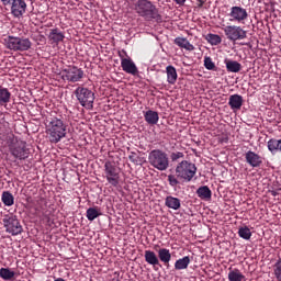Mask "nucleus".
Masks as SVG:
<instances>
[{
  "label": "nucleus",
  "mask_w": 281,
  "mask_h": 281,
  "mask_svg": "<svg viewBox=\"0 0 281 281\" xmlns=\"http://www.w3.org/2000/svg\"><path fill=\"white\" fill-rule=\"evenodd\" d=\"M133 9L137 16L144 19V21H156V23H161L162 21L159 9L150 0H136Z\"/></svg>",
  "instance_id": "obj_1"
},
{
  "label": "nucleus",
  "mask_w": 281,
  "mask_h": 281,
  "mask_svg": "<svg viewBox=\"0 0 281 281\" xmlns=\"http://www.w3.org/2000/svg\"><path fill=\"white\" fill-rule=\"evenodd\" d=\"M47 122L46 133L50 144H58V142L67 137V123L63 119L52 117Z\"/></svg>",
  "instance_id": "obj_2"
},
{
  "label": "nucleus",
  "mask_w": 281,
  "mask_h": 281,
  "mask_svg": "<svg viewBox=\"0 0 281 281\" xmlns=\"http://www.w3.org/2000/svg\"><path fill=\"white\" fill-rule=\"evenodd\" d=\"M7 146L9 148L10 155H12L14 159L23 161L30 157V148H27V143L20 139L12 133L8 134L7 136Z\"/></svg>",
  "instance_id": "obj_3"
},
{
  "label": "nucleus",
  "mask_w": 281,
  "mask_h": 281,
  "mask_svg": "<svg viewBox=\"0 0 281 281\" xmlns=\"http://www.w3.org/2000/svg\"><path fill=\"white\" fill-rule=\"evenodd\" d=\"M148 161L153 168L164 172V170H168L170 167V159L168 158V154L161 149H153L148 155Z\"/></svg>",
  "instance_id": "obj_4"
},
{
  "label": "nucleus",
  "mask_w": 281,
  "mask_h": 281,
  "mask_svg": "<svg viewBox=\"0 0 281 281\" xmlns=\"http://www.w3.org/2000/svg\"><path fill=\"white\" fill-rule=\"evenodd\" d=\"M75 97L77 98L79 104H81L85 109L92 110L93 102H95V93L91 91V89L85 86H78L74 91Z\"/></svg>",
  "instance_id": "obj_5"
},
{
  "label": "nucleus",
  "mask_w": 281,
  "mask_h": 281,
  "mask_svg": "<svg viewBox=\"0 0 281 281\" xmlns=\"http://www.w3.org/2000/svg\"><path fill=\"white\" fill-rule=\"evenodd\" d=\"M4 41L7 49L12 52H27V49H32V41L27 37L9 35Z\"/></svg>",
  "instance_id": "obj_6"
},
{
  "label": "nucleus",
  "mask_w": 281,
  "mask_h": 281,
  "mask_svg": "<svg viewBox=\"0 0 281 281\" xmlns=\"http://www.w3.org/2000/svg\"><path fill=\"white\" fill-rule=\"evenodd\" d=\"M176 175L179 179L190 182L196 175V165L188 160H182L176 167Z\"/></svg>",
  "instance_id": "obj_7"
},
{
  "label": "nucleus",
  "mask_w": 281,
  "mask_h": 281,
  "mask_svg": "<svg viewBox=\"0 0 281 281\" xmlns=\"http://www.w3.org/2000/svg\"><path fill=\"white\" fill-rule=\"evenodd\" d=\"M2 223L7 234H11V236H19L23 233V226L16 215H4Z\"/></svg>",
  "instance_id": "obj_8"
},
{
  "label": "nucleus",
  "mask_w": 281,
  "mask_h": 281,
  "mask_svg": "<svg viewBox=\"0 0 281 281\" xmlns=\"http://www.w3.org/2000/svg\"><path fill=\"white\" fill-rule=\"evenodd\" d=\"M223 32L228 41L236 43V41H245L247 38V31L240 25H227Z\"/></svg>",
  "instance_id": "obj_9"
},
{
  "label": "nucleus",
  "mask_w": 281,
  "mask_h": 281,
  "mask_svg": "<svg viewBox=\"0 0 281 281\" xmlns=\"http://www.w3.org/2000/svg\"><path fill=\"white\" fill-rule=\"evenodd\" d=\"M61 78L66 82H80L85 78V70L78 66H68L61 71Z\"/></svg>",
  "instance_id": "obj_10"
},
{
  "label": "nucleus",
  "mask_w": 281,
  "mask_h": 281,
  "mask_svg": "<svg viewBox=\"0 0 281 281\" xmlns=\"http://www.w3.org/2000/svg\"><path fill=\"white\" fill-rule=\"evenodd\" d=\"M104 175L108 183L113 188L120 186V169L111 161H105L104 164Z\"/></svg>",
  "instance_id": "obj_11"
},
{
  "label": "nucleus",
  "mask_w": 281,
  "mask_h": 281,
  "mask_svg": "<svg viewBox=\"0 0 281 281\" xmlns=\"http://www.w3.org/2000/svg\"><path fill=\"white\" fill-rule=\"evenodd\" d=\"M228 16L232 23H245V21L249 19V13L247 12V9L234 5L229 9Z\"/></svg>",
  "instance_id": "obj_12"
},
{
  "label": "nucleus",
  "mask_w": 281,
  "mask_h": 281,
  "mask_svg": "<svg viewBox=\"0 0 281 281\" xmlns=\"http://www.w3.org/2000/svg\"><path fill=\"white\" fill-rule=\"evenodd\" d=\"M9 7L14 19H21L27 12V2L25 0H13Z\"/></svg>",
  "instance_id": "obj_13"
},
{
  "label": "nucleus",
  "mask_w": 281,
  "mask_h": 281,
  "mask_svg": "<svg viewBox=\"0 0 281 281\" xmlns=\"http://www.w3.org/2000/svg\"><path fill=\"white\" fill-rule=\"evenodd\" d=\"M121 58V67L125 74H130L131 76H138L139 69L137 68V65H135V61L131 59V57L125 58L122 54H120Z\"/></svg>",
  "instance_id": "obj_14"
},
{
  "label": "nucleus",
  "mask_w": 281,
  "mask_h": 281,
  "mask_svg": "<svg viewBox=\"0 0 281 281\" xmlns=\"http://www.w3.org/2000/svg\"><path fill=\"white\" fill-rule=\"evenodd\" d=\"M245 159L246 164H249L251 168H260L262 166V156L252 150H248L245 154Z\"/></svg>",
  "instance_id": "obj_15"
},
{
  "label": "nucleus",
  "mask_w": 281,
  "mask_h": 281,
  "mask_svg": "<svg viewBox=\"0 0 281 281\" xmlns=\"http://www.w3.org/2000/svg\"><path fill=\"white\" fill-rule=\"evenodd\" d=\"M48 41L50 45H58L65 41V33L60 29L55 27L49 30Z\"/></svg>",
  "instance_id": "obj_16"
},
{
  "label": "nucleus",
  "mask_w": 281,
  "mask_h": 281,
  "mask_svg": "<svg viewBox=\"0 0 281 281\" xmlns=\"http://www.w3.org/2000/svg\"><path fill=\"white\" fill-rule=\"evenodd\" d=\"M144 258H145V262H147V265H150L153 269L157 270V267H161L159 257L157 256V254H155V251L145 250Z\"/></svg>",
  "instance_id": "obj_17"
},
{
  "label": "nucleus",
  "mask_w": 281,
  "mask_h": 281,
  "mask_svg": "<svg viewBox=\"0 0 281 281\" xmlns=\"http://www.w3.org/2000/svg\"><path fill=\"white\" fill-rule=\"evenodd\" d=\"M159 262H162L167 269L170 267V261L172 260V254H170V249L160 248L157 251Z\"/></svg>",
  "instance_id": "obj_18"
},
{
  "label": "nucleus",
  "mask_w": 281,
  "mask_h": 281,
  "mask_svg": "<svg viewBox=\"0 0 281 281\" xmlns=\"http://www.w3.org/2000/svg\"><path fill=\"white\" fill-rule=\"evenodd\" d=\"M243 95L240 94H232L228 99V106L232 111H240L243 109Z\"/></svg>",
  "instance_id": "obj_19"
},
{
  "label": "nucleus",
  "mask_w": 281,
  "mask_h": 281,
  "mask_svg": "<svg viewBox=\"0 0 281 281\" xmlns=\"http://www.w3.org/2000/svg\"><path fill=\"white\" fill-rule=\"evenodd\" d=\"M173 43L175 45H178V47L187 49V52H194V45H192L186 37H176Z\"/></svg>",
  "instance_id": "obj_20"
},
{
  "label": "nucleus",
  "mask_w": 281,
  "mask_h": 281,
  "mask_svg": "<svg viewBox=\"0 0 281 281\" xmlns=\"http://www.w3.org/2000/svg\"><path fill=\"white\" fill-rule=\"evenodd\" d=\"M165 205L166 207H169V210H181V200L179 198L168 195L165 199Z\"/></svg>",
  "instance_id": "obj_21"
},
{
  "label": "nucleus",
  "mask_w": 281,
  "mask_h": 281,
  "mask_svg": "<svg viewBox=\"0 0 281 281\" xmlns=\"http://www.w3.org/2000/svg\"><path fill=\"white\" fill-rule=\"evenodd\" d=\"M224 63L226 65V70L229 74H238V71H240V69H243V65H240V63H238L236 60L225 59Z\"/></svg>",
  "instance_id": "obj_22"
},
{
  "label": "nucleus",
  "mask_w": 281,
  "mask_h": 281,
  "mask_svg": "<svg viewBox=\"0 0 281 281\" xmlns=\"http://www.w3.org/2000/svg\"><path fill=\"white\" fill-rule=\"evenodd\" d=\"M166 74L167 82L169 85H177V78H179V75L177 74V68H175V66H167Z\"/></svg>",
  "instance_id": "obj_23"
},
{
  "label": "nucleus",
  "mask_w": 281,
  "mask_h": 281,
  "mask_svg": "<svg viewBox=\"0 0 281 281\" xmlns=\"http://www.w3.org/2000/svg\"><path fill=\"white\" fill-rule=\"evenodd\" d=\"M190 262H192V260L190 259L189 256H184L183 258L176 260L175 262L176 271H183L188 269V267H190Z\"/></svg>",
  "instance_id": "obj_24"
},
{
  "label": "nucleus",
  "mask_w": 281,
  "mask_h": 281,
  "mask_svg": "<svg viewBox=\"0 0 281 281\" xmlns=\"http://www.w3.org/2000/svg\"><path fill=\"white\" fill-rule=\"evenodd\" d=\"M12 99V93L8 88H0V106H8L10 100Z\"/></svg>",
  "instance_id": "obj_25"
},
{
  "label": "nucleus",
  "mask_w": 281,
  "mask_h": 281,
  "mask_svg": "<svg viewBox=\"0 0 281 281\" xmlns=\"http://www.w3.org/2000/svg\"><path fill=\"white\" fill-rule=\"evenodd\" d=\"M144 119H145V122H147V124L155 126V124H157V122H159V113H157L153 110H148L144 114Z\"/></svg>",
  "instance_id": "obj_26"
},
{
  "label": "nucleus",
  "mask_w": 281,
  "mask_h": 281,
  "mask_svg": "<svg viewBox=\"0 0 281 281\" xmlns=\"http://www.w3.org/2000/svg\"><path fill=\"white\" fill-rule=\"evenodd\" d=\"M196 194L202 201H210V199H212V190H210V187L207 186L200 187L196 190Z\"/></svg>",
  "instance_id": "obj_27"
},
{
  "label": "nucleus",
  "mask_w": 281,
  "mask_h": 281,
  "mask_svg": "<svg viewBox=\"0 0 281 281\" xmlns=\"http://www.w3.org/2000/svg\"><path fill=\"white\" fill-rule=\"evenodd\" d=\"M268 150H270L272 155H276V153L281 154V139L271 138L268 140Z\"/></svg>",
  "instance_id": "obj_28"
},
{
  "label": "nucleus",
  "mask_w": 281,
  "mask_h": 281,
  "mask_svg": "<svg viewBox=\"0 0 281 281\" xmlns=\"http://www.w3.org/2000/svg\"><path fill=\"white\" fill-rule=\"evenodd\" d=\"M1 201L7 207L14 205V195L10 191H4L1 195Z\"/></svg>",
  "instance_id": "obj_29"
},
{
  "label": "nucleus",
  "mask_w": 281,
  "mask_h": 281,
  "mask_svg": "<svg viewBox=\"0 0 281 281\" xmlns=\"http://www.w3.org/2000/svg\"><path fill=\"white\" fill-rule=\"evenodd\" d=\"M88 221H95L99 216H102L99 207H89L86 212Z\"/></svg>",
  "instance_id": "obj_30"
},
{
  "label": "nucleus",
  "mask_w": 281,
  "mask_h": 281,
  "mask_svg": "<svg viewBox=\"0 0 281 281\" xmlns=\"http://www.w3.org/2000/svg\"><path fill=\"white\" fill-rule=\"evenodd\" d=\"M245 274L238 269L231 270L228 272V281H244Z\"/></svg>",
  "instance_id": "obj_31"
},
{
  "label": "nucleus",
  "mask_w": 281,
  "mask_h": 281,
  "mask_svg": "<svg viewBox=\"0 0 281 281\" xmlns=\"http://www.w3.org/2000/svg\"><path fill=\"white\" fill-rule=\"evenodd\" d=\"M206 41L210 43V45L216 46L221 45L223 43V38L218 34L209 33L206 35Z\"/></svg>",
  "instance_id": "obj_32"
},
{
  "label": "nucleus",
  "mask_w": 281,
  "mask_h": 281,
  "mask_svg": "<svg viewBox=\"0 0 281 281\" xmlns=\"http://www.w3.org/2000/svg\"><path fill=\"white\" fill-rule=\"evenodd\" d=\"M238 236L239 238H243L244 240H250L251 239V229L247 226H243L238 229Z\"/></svg>",
  "instance_id": "obj_33"
},
{
  "label": "nucleus",
  "mask_w": 281,
  "mask_h": 281,
  "mask_svg": "<svg viewBox=\"0 0 281 281\" xmlns=\"http://www.w3.org/2000/svg\"><path fill=\"white\" fill-rule=\"evenodd\" d=\"M14 276H15L14 271L10 270L9 268L0 269V278H2V280H12Z\"/></svg>",
  "instance_id": "obj_34"
},
{
  "label": "nucleus",
  "mask_w": 281,
  "mask_h": 281,
  "mask_svg": "<svg viewBox=\"0 0 281 281\" xmlns=\"http://www.w3.org/2000/svg\"><path fill=\"white\" fill-rule=\"evenodd\" d=\"M204 67L209 71H216V64L212 60V57H204Z\"/></svg>",
  "instance_id": "obj_35"
},
{
  "label": "nucleus",
  "mask_w": 281,
  "mask_h": 281,
  "mask_svg": "<svg viewBox=\"0 0 281 281\" xmlns=\"http://www.w3.org/2000/svg\"><path fill=\"white\" fill-rule=\"evenodd\" d=\"M128 159L130 161H132V164H134L135 166H139L140 164V159H139V155L137 154V151H131L128 155Z\"/></svg>",
  "instance_id": "obj_36"
},
{
  "label": "nucleus",
  "mask_w": 281,
  "mask_h": 281,
  "mask_svg": "<svg viewBox=\"0 0 281 281\" xmlns=\"http://www.w3.org/2000/svg\"><path fill=\"white\" fill-rule=\"evenodd\" d=\"M274 276L278 281H281V259L274 263Z\"/></svg>",
  "instance_id": "obj_37"
},
{
  "label": "nucleus",
  "mask_w": 281,
  "mask_h": 281,
  "mask_svg": "<svg viewBox=\"0 0 281 281\" xmlns=\"http://www.w3.org/2000/svg\"><path fill=\"white\" fill-rule=\"evenodd\" d=\"M168 181H169V186H171V188H177V186H179V179H177V176H175V175H169Z\"/></svg>",
  "instance_id": "obj_38"
},
{
  "label": "nucleus",
  "mask_w": 281,
  "mask_h": 281,
  "mask_svg": "<svg viewBox=\"0 0 281 281\" xmlns=\"http://www.w3.org/2000/svg\"><path fill=\"white\" fill-rule=\"evenodd\" d=\"M184 155L181 151L171 153L170 159L171 161H179V159H183Z\"/></svg>",
  "instance_id": "obj_39"
},
{
  "label": "nucleus",
  "mask_w": 281,
  "mask_h": 281,
  "mask_svg": "<svg viewBox=\"0 0 281 281\" xmlns=\"http://www.w3.org/2000/svg\"><path fill=\"white\" fill-rule=\"evenodd\" d=\"M2 5L8 7L10 3H12L14 0H0Z\"/></svg>",
  "instance_id": "obj_40"
},
{
  "label": "nucleus",
  "mask_w": 281,
  "mask_h": 281,
  "mask_svg": "<svg viewBox=\"0 0 281 281\" xmlns=\"http://www.w3.org/2000/svg\"><path fill=\"white\" fill-rule=\"evenodd\" d=\"M178 5H183L186 0H175Z\"/></svg>",
  "instance_id": "obj_41"
},
{
  "label": "nucleus",
  "mask_w": 281,
  "mask_h": 281,
  "mask_svg": "<svg viewBox=\"0 0 281 281\" xmlns=\"http://www.w3.org/2000/svg\"><path fill=\"white\" fill-rule=\"evenodd\" d=\"M198 7L199 8H203V4L205 3V1H203V0H198Z\"/></svg>",
  "instance_id": "obj_42"
},
{
  "label": "nucleus",
  "mask_w": 281,
  "mask_h": 281,
  "mask_svg": "<svg viewBox=\"0 0 281 281\" xmlns=\"http://www.w3.org/2000/svg\"><path fill=\"white\" fill-rule=\"evenodd\" d=\"M276 194H278L276 191H272V196H276Z\"/></svg>",
  "instance_id": "obj_43"
}]
</instances>
